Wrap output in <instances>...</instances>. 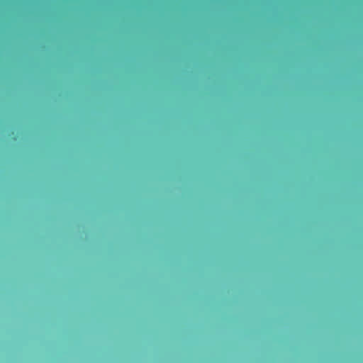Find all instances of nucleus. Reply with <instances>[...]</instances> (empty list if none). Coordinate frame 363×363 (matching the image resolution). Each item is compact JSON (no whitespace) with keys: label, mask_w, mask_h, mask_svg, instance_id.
<instances>
[{"label":"nucleus","mask_w":363,"mask_h":363,"mask_svg":"<svg viewBox=\"0 0 363 363\" xmlns=\"http://www.w3.org/2000/svg\"><path fill=\"white\" fill-rule=\"evenodd\" d=\"M65 94H67L68 92H67V91H65Z\"/></svg>","instance_id":"nucleus-1"},{"label":"nucleus","mask_w":363,"mask_h":363,"mask_svg":"<svg viewBox=\"0 0 363 363\" xmlns=\"http://www.w3.org/2000/svg\"><path fill=\"white\" fill-rule=\"evenodd\" d=\"M264 94H267V91H264Z\"/></svg>","instance_id":"nucleus-4"},{"label":"nucleus","mask_w":363,"mask_h":363,"mask_svg":"<svg viewBox=\"0 0 363 363\" xmlns=\"http://www.w3.org/2000/svg\"><path fill=\"white\" fill-rule=\"evenodd\" d=\"M202 93H203V94H205L206 92H205V91H203Z\"/></svg>","instance_id":"nucleus-2"},{"label":"nucleus","mask_w":363,"mask_h":363,"mask_svg":"<svg viewBox=\"0 0 363 363\" xmlns=\"http://www.w3.org/2000/svg\"><path fill=\"white\" fill-rule=\"evenodd\" d=\"M250 94H252L253 92H252V91H250Z\"/></svg>","instance_id":"nucleus-3"}]
</instances>
